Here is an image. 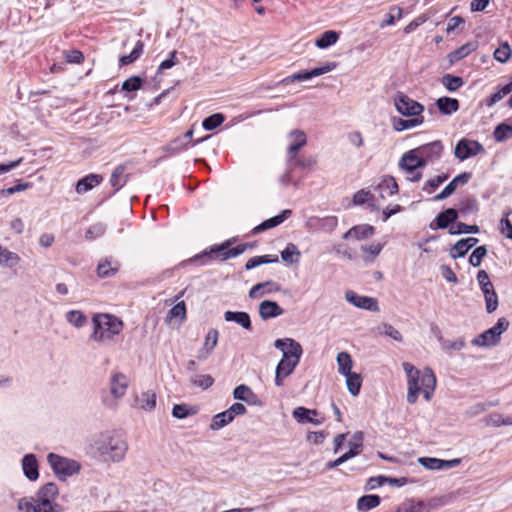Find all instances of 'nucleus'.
Returning a JSON list of instances; mask_svg holds the SVG:
<instances>
[{"instance_id": "1", "label": "nucleus", "mask_w": 512, "mask_h": 512, "mask_svg": "<svg viewBox=\"0 0 512 512\" xmlns=\"http://www.w3.org/2000/svg\"><path fill=\"white\" fill-rule=\"evenodd\" d=\"M402 367L407 375V402L416 403L420 392L423 393L425 400L430 401L436 388V376L433 370L426 367L421 371L409 362H404Z\"/></svg>"}, {"instance_id": "2", "label": "nucleus", "mask_w": 512, "mask_h": 512, "mask_svg": "<svg viewBox=\"0 0 512 512\" xmlns=\"http://www.w3.org/2000/svg\"><path fill=\"white\" fill-rule=\"evenodd\" d=\"M58 494V486L48 482L39 488L34 497L21 498L18 509L25 512H61V506L55 502Z\"/></svg>"}, {"instance_id": "3", "label": "nucleus", "mask_w": 512, "mask_h": 512, "mask_svg": "<svg viewBox=\"0 0 512 512\" xmlns=\"http://www.w3.org/2000/svg\"><path fill=\"white\" fill-rule=\"evenodd\" d=\"M94 448L104 462H119L127 452V443L119 436L103 435L95 441Z\"/></svg>"}, {"instance_id": "4", "label": "nucleus", "mask_w": 512, "mask_h": 512, "mask_svg": "<svg viewBox=\"0 0 512 512\" xmlns=\"http://www.w3.org/2000/svg\"><path fill=\"white\" fill-rule=\"evenodd\" d=\"M93 332L91 339L96 342L111 340L123 330V322L111 314H95L92 318Z\"/></svg>"}, {"instance_id": "5", "label": "nucleus", "mask_w": 512, "mask_h": 512, "mask_svg": "<svg viewBox=\"0 0 512 512\" xmlns=\"http://www.w3.org/2000/svg\"><path fill=\"white\" fill-rule=\"evenodd\" d=\"M231 244V240H226L221 244L212 245L210 248L205 249L204 251L182 262V264L184 265L186 263H195L198 265H207L213 260L225 261L230 258H235V256H230L229 254Z\"/></svg>"}, {"instance_id": "6", "label": "nucleus", "mask_w": 512, "mask_h": 512, "mask_svg": "<svg viewBox=\"0 0 512 512\" xmlns=\"http://www.w3.org/2000/svg\"><path fill=\"white\" fill-rule=\"evenodd\" d=\"M47 461L59 480H66L80 472L81 465L78 461L60 456L55 453H49Z\"/></svg>"}, {"instance_id": "7", "label": "nucleus", "mask_w": 512, "mask_h": 512, "mask_svg": "<svg viewBox=\"0 0 512 512\" xmlns=\"http://www.w3.org/2000/svg\"><path fill=\"white\" fill-rule=\"evenodd\" d=\"M509 321L505 317L497 320L496 324L475 337L471 343L474 346L489 347L499 344L501 335L509 328Z\"/></svg>"}, {"instance_id": "8", "label": "nucleus", "mask_w": 512, "mask_h": 512, "mask_svg": "<svg viewBox=\"0 0 512 512\" xmlns=\"http://www.w3.org/2000/svg\"><path fill=\"white\" fill-rule=\"evenodd\" d=\"M396 110L405 117H420L424 107L419 102L399 92L394 99Z\"/></svg>"}, {"instance_id": "9", "label": "nucleus", "mask_w": 512, "mask_h": 512, "mask_svg": "<svg viewBox=\"0 0 512 512\" xmlns=\"http://www.w3.org/2000/svg\"><path fill=\"white\" fill-rule=\"evenodd\" d=\"M337 64L335 62H326L320 67H316L312 70L300 71L298 73H294L290 76H287L283 79V83L289 84L295 81H306L310 80L313 77H317L328 72L333 71L336 68Z\"/></svg>"}, {"instance_id": "10", "label": "nucleus", "mask_w": 512, "mask_h": 512, "mask_svg": "<svg viewBox=\"0 0 512 512\" xmlns=\"http://www.w3.org/2000/svg\"><path fill=\"white\" fill-rule=\"evenodd\" d=\"M297 346L298 348L296 347L294 350H289L288 352H285L284 355L282 356V359L279 361L276 367V370L280 371L287 377L294 372L303 354L302 346Z\"/></svg>"}, {"instance_id": "11", "label": "nucleus", "mask_w": 512, "mask_h": 512, "mask_svg": "<svg viewBox=\"0 0 512 512\" xmlns=\"http://www.w3.org/2000/svg\"><path fill=\"white\" fill-rule=\"evenodd\" d=\"M484 151V147L476 140L461 139L455 147V156L459 160H465Z\"/></svg>"}, {"instance_id": "12", "label": "nucleus", "mask_w": 512, "mask_h": 512, "mask_svg": "<svg viewBox=\"0 0 512 512\" xmlns=\"http://www.w3.org/2000/svg\"><path fill=\"white\" fill-rule=\"evenodd\" d=\"M346 300L357 308L377 312L379 311L378 302L373 297L361 296L354 291H347L345 293Z\"/></svg>"}, {"instance_id": "13", "label": "nucleus", "mask_w": 512, "mask_h": 512, "mask_svg": "<svg viewBox=\"0 0 512 512\" xmlns=\"http://www.w3.org/2000/svg\"><path fill=\"white\" fill-rule=\"evenodd\" d=\"M292 416L300 424L311 423L320 425L324 422V417L318 418L319 413L317 410L302 406L296 407L292 412Z\"/></svg>"}, {"instance_id": "14", "label": "nucleus", "mask_w": 512, "mask_h": 512, "mask_svg": "<svg viewBox=\"0 0 512 512\" xmlns=\"http://www.w3.org/2000/svg\"><path fill=\"white\" fill-rule=\"evenodd\" d=\"M471 178H472L471 172H463V173L457 175L456 177H454L452 179V181H450L445 186V188L439 194H437L434 197V200L440 201V200L446 199L447 197H449L450 195H452L455 192V190L457 189V187L459 185L467 184Z\"/></svg>"}, {"instance_id": "15", "label": "nucleus", "mask_w": 512, "mask_h": 512, "mask_svg": "<svg viewBox=\"0 0 512 512\" xmlns=\"http://www.w3.org/2000/svg\"><path fill=\"white\" fill-rule=\"evenodd\" d=\"M289 136L294 142L287 149V162L292 163L299 150L307 144V137L304 131L298 129L292 130Z\"/></svg>"}, {"instance_id": "16", "label": "nucleus", "mask_w": 512, "mask_h": 512, "mask_svg": "<svg viewBox=\"0 0 512 512\" xmlns=\"http://www.w3.org/2000/svg\"><path fill=\"white\" fill-rule=\"evenodd\" d=\"M458 219V211L454 208H448L440 212L434 221L430 224L431 229H446L450 226L455 225L454 223Z\"/></svg>"}, {"instance_id": "17", "label": "nucleus", "mask_w": 512, "mask_h": 512, "mask_svg": "<svg viewBox=\"0 0 512 512\" xmlns=\"http://www.w3.org/2000/svg\"><path fill=\"white\" fill-rule=\"evenodd\" d=\"M415 151H418L420 155L433 162L441 157L443 145L441 141L436 140L415 148Z\"/></svg>"}, {"instance_id": "18", "label": "nucleus", "mask_w": 512, "mask_h": 512, "mask_svg": "<svg viewBox=\"0 0 512 512\" xmlns=\"http://www.w3.org/2000/svg\"><path fill=\"white\" fill-rule=\"evenodd\" d=\"M233 397L234 399L243 401L249 405H261L259 397L249 386L245 384H241L234 389Z\"/></svg>"}, {"instance_id": "19", "label": "nucleus", "mask_w": 512, "mask_h": 512, "mask_svg": "<svg viewBox=\"0 0 512 512\" xmlns=\"http://www.w3.org/2000/svg\"><path fill=\"white\" fill-rule=\"evenodd\" d=\"M283 313L284 310L275 301L264 300L259 304V315L264 321L281 316Z\"/></svg>"}, {"instance_id": "20", "label": "nucleus", "mask_w": 512, "mask_h": 512, "mask_svg": "<svg viewBox=\"0 0 512 512\" xmlns=\"http://www.w3.org/2000/svg\"><path fill=\"white\" fill-rule=\"evenodd\" d=\"M292 214V211L289 209L283 210L280 214L271 217L265 221H263L261 224L257 225L253 228L252 234H258L260 232H263L265 230L274 228L278 225H280L282 222H284L290 215Z\"/></svg>"}, {"instance_id": "21", "label": "nucleus", "mask_w": 512, "mask_h": 512, "mask_svg": "<svg viewBox=\"0 0 512 512\" xmlns=\"http://www.w3.org/2000/svg\"><path fill=\"white\" fill-rule=\"evenodd\" d=\"M102 180L103 177L99 174H88L77 181L75 191L77 194H84L98 186Z\"/></svg>"}, {"instance_id": "22", "label": "nucleus", "mask_w": 512, "mask_h": 512, "mask_svg": "<svg viewBox=\"0 0 512 512\" xmlns=\"http://www.w3.org/2000/svg\"><path fill=\"white\" fill-rule=\"evenodd\" d=\"M128 388V379L123 373H115L111 377L110 391L115 398H121L125 395Z\"/></svg>"}, {"instance_id": "23", "label": "nucleus", "mask_w": 512, "mask_h": 512, "mask_svg": "<svg viewBox=\"0 0 512 512\" xmlns=\"http://www.w3.org/2000/svg\"><path fill=\"white\" fill-rule=\"evenodd\" d=\"M22 469L30 481H36L39 478L38 461L34 454H27L23 457Z\"/></svg>"}, {"instance_id": "24", "label": "nucleus", "mask_w": 512, "mask_h": 512, "mask_svg": "<svg viewBox=\"0 0 512 512\" xmlns=\"http://www.w3.org/2000/svg\"><path fill=\"white\" fill-rule=\"evenodd\" d=\"M280 289V285L273 281L257 283L250 289L249 297L252 299L259 298L266 293L278 292Z\"/></svg>"}, {"instance_id": "25", "label": "nucleus", "mask_w": 512, "mask_h": 512, "mask_svg": "<svg viewBox=\"0 0 512 512\" xmlns=\"http://www.w3.org/2000/svg\"><path fill=\"white\" fill-rule=\"evenodd\" d=\"M374 232V227L369 224L356 225L349 229L343 235V238L348 239L350 237H354L356 240H361L371 237Z\"/></svg>"}, {"instance_id": "26", "label": "nucleus", "mask_w": 512, "mask_h": 512, "mask_svg": "<svg viewBox=\"0 0 512 512\" xmlns=\"http://www.w3.org/2000/svg\"><path fill=\"white\" fill-rule=\"evenodd\" d=\"M218 336L219 333L217 329H210L208 331L205 337L203 348L199 352L198 359H206L211 354L217 345Z\"/></svg>"}, {"instance_id": "27", "label": "nucleus", "mask_w": 512, "mask_h": 512, "mask_svg": "<svg viewBox=\"0 0 512 512\" xmlns=\"http://www.w3.org/2000/svg\"><path fill=\"white\" fill-rule=\"evenodd\" d=\"M224 319L227 322H235V323L239 324L242 328H244L246 330H251V328H252L251 319H250V316H249V314L247 312H243V311H238V312L226 311L224 313Z\"/></svg>"}, {"instance_id": "28", "label": "nucleus", "mask_w": 512, "mask_h": 512, "mask_svg": "<svg viewBox=\"0 0 512 512\" xmlns=\"http://www.w3.org/2000/svg\"><path fill=\"white\" fill-rule=\"evenodd\" d=\"M485 299V307L487 313H493L498 307V295L495 291L494 285H487L483 288H480Z\"/></svg>"}, {"instance_id": "29", "label": "nucleus", "mask_w": 512, "mask_h": 512, "mask_svg": "<svg viewBox=\"0 0 512 512\" xmlns=\"http://www.w3.org/2000/svg\"><path fill=\"white\" fill-rule=\"evenodd\" d=\"M380 502H381L380 496L375 495V494L361 496L357 500V505H356L357 510L360 512H367V511L379 506Z\"/></svg>"}, {"instance_id": "30", "label": "nucleus", "mask_w": 512, "mask_h": 512, "mask_svg": "<svg viewBox=\"0 0 512 512\" xmlns=\"http://www.w3.org/2000/svg\"><path fill=\"white\" fill-rule=\"evenodd\" d=\"M143 52L144 42L142 40H138L130 54L123 55L119 58V67L134 63L142 56Z\"/></svg>"}, {"instance_id": "31", "label": "nucleus", "mask_w": 512, "mask_h": 512, "mask_svg": "<svg viewBox=\"0 0 512 512\" xmlns=\"http://www.w3.org/2000/svg\"><path fill=\"white\" fill-rule=\"evenodd\" d=\"M424 119L423 116L420 117H414L412 119H402L399 117L392 118V125L393 128L400 132L403 130H407L416 126H419L423 123Z\"/></svg>"}, {"instance_id": "32", "label": "nucleus", "mask_w": 512, "mask_h": 512, "mask_svg": "<svg viewBox=\"0 0 512 512\" xmlns=\"http://www.w3.org/2000/svg\"><path fill=\"white\" fill-rule=\"evenodd\" d=\"M437 108L444 115H450L459 109V101L455 98L441 97L436 101Z\"/></svg>"}, {"instance_id": "33", "label": "nucleus", "mask_w": 512, "mask_h": 512, "mask_svg": "<svg viewBox=\"0 0 512 512\" xmlns=\"http://www.w3.org/2000/svg\"><path fill=\"white\" fill-rule=\"evenodd\" d=\"M339 39V33L334 30H327L322 33L316 40L315 45L319 49H326L334 45Z\"/></svg>"}, {"instance_id": "34", "label": "nucleus", "mask_w": 512, "mask_h": 512, "mask_svg": "<svg viewBox=\"0 0 512 512\" xmlns=\"http://www.w3.org/2000/svg\"><path fill=\"white\" fill-rule=\"evenodd\" d=\"M486 426L500 427L512 425V416L504 417L502 414L494 412L483 418Z\"/></svg>"}, {"instance_id": "35", "label": "nucleus", "mask_w": 512, "mask_h": 512, "mask_svg": "<svg viewBox=\"0 0 512 512\" xmlns=\"http://www.w3.org/2000/svg\"><path fill=\"white\" fill-rule=\"evenodd\" d=\"M364 434L362 431H357L353 434L352 439L349 441V450L344 453L349 455V459L361 453L363 447Z\"/></svg>"}, {"instance_id": "36", "label": "nucleus", "mask_w": 512, "mask_h": 512, "mask_svg": "<svg viewBox=\"0 0 512 512\" xmlns=\"http://www.w3.org/2000/svg\"><path fill=\"white\" fill-rule=\"evenodd\" d=\"M300 257L301 253L293 243H288L285 249L281 251V259L287 264L298 263Z\"/></svg>"}, {"instance_id": "37", "label": "nucleus", "mask_w": 512, "mask_h": 512, "mask_svg": "<svg viewBox=\"0 0 512 512\" xmlns=\"http://www.w3.org/2000/svg\"><path fill=\"white\" fill-rule=\"evenodd\" d=\"M376 189H379L381 191V197L384 198V191H387L388 195H394L398 193L399 187L394 177L392 176H385L381 180V182L376 186Z\"/></svg>"}, {"instance_id": "38", "label": "nucleus", "mask_w": 512, "mask_h": 512, "mask_svg": "<svg viewBox=\"0 0 512 512\" xmlns=\"http://www.w3.org/2000/svg\"><path fill=\"white\" fill-rule=\"evenodd\" d=\"M346 378V385L349 393L352 396H357L360 393L362 386V377L360 374L352 372L344 375Z\"/></svg>"}, {"instance_id": "39", "label": "nucleus", "mask_w": 512, "mask_h": 512, "mask_svg": "<svg viewBox=\"0 0 512 512\" xmlns=\"http://www.w3.org/2000/svg\"><path fill=\"white\" fill-rule=\"evenodd\" d=\"M20 262V257L17 253L4 248L0 244V266L14 267Z\"/></svg>"}, {"instance_id": "40", "label": "nucleus", "mask_w": 512, "mask_h": 512, "mask_svg": "<svg viewBox=\"0 0 512 512\" xmlns=\"http://www.w3.org/2000/svg\"><path fill=\"white\" fill-rule=\"evenodd\" d=\"M233 420H234L233 416L227 409L221 413L216 414L212 418V422L210 424V429L211 430H219V429L225 427L226 425H228L229 423H231Z\"/></svg>"}, {"instance_id": "41", "label": "nucleus", "mask_w": 512, "mask_h": 512, "mask_svg": "<svg viewBox=\"0 0 512 512\" xmlns=\"http://www.w3.org/2000/svg\"><path fill=\"white\" fill-rule=\"evenodd\" d=\"M156 394L153 391H146L141 393L140 397L137 398V402L141 409L145 411H152L156 407Z\"/></svg>"}, {"instance_id": "42", "label": "nucleus", "mask_w": 512, "mask_h": 512, "mask_svg": "<svg viewBox=\"0 0 512 512\" xmlns=\"http://www.w3.org/2000/svg\"><path fill=\"white\" fill-rule=\"evenodd\" d=\"M337 364H338V372L341 375H346L349 373H352L351 369L353 366V361L349 353L347 352H340L337 355Z\"/></svg>"}, {"instance_id": "43", "label": "nucleus", "mask_w": 512, "mask_h": 512, "mask_svg": "<svg viewBox=\"0 0 512 512\" xmlns=\"http://www.w3.org/2000/svg\"><path fill=\"white\" fill-rule=\"evenodd\" d=\"M198 413V408L187 404H175L172 409V416L177 419H184Z\"/></svg>"}, {"instance_id": "44", "label": "nucleus", "mask_w": 512, "mask_h": 512, "mask_svg": "<svg viewBox=\"0 0 512 512\" xmlns=\"http://www.w3.org/2000/svg\"><path fill=\"white\" fill-rule=\"evenodd\" d=\"M119 265L117 262L112 265L108 259L100 262L97 266V274L100 278H108L113 276L118 271Z\"/></svg>"}, {"instance_id": "45", "label": "nucleus", "mask_w": 512, "mask_h": 512, "mask_svg": "<svg viewBox=\"0 0 512 512\" xmlns=\"http://www.w3.org/2000/svg\"><path fill=\"white\" fill-rule=\"evenodd\" d=\"M441 83L448 91L454 92L463 86L464 80L460 76L445 74L441 79Z\"/></svg>"}, {"instance_id": "46", "label": "nucleus", "mask_w": 512, "mask_h": 512, "mask_svg": "<svg viewBox=\"0 0 512 512\" xmlns=\"http://www.w3.org/2000/svg\"><path fill=\"white\" fill-rule=\"evenodd\" d=\"M125 167L118 165L112 172L110 177V184L114 188L115 192L119 191L126 183V179L122 180Z\"/></svg>"}, {"instance_id": "47", "label": "nucleus", "mask_w": 512, "mask_h": 512, "mask_svg": "<svg viewBox=\"0 0 512 512\" xmlns=\"http://www.w3.org/2000/svg\"><path fill=\"white\" fill-rule=\"evenodd\" d=\"M438 342L440 343L441 348L445 351H451V350L460 351L466 345L464 338H458L456 340L451 341V340L444 339L442 335H439Z\"/></svg>"}, {"instance_id": "48", "label": "nucleus", "mask_w": 512, "mask_h": 512, "mask_svg": "<svg viewBox=\"0 0 512 512\" xmlns=\"http://www.w3.org/2000/svg\"><path fill=\"white\" fill-rule=\"evenodd\" d=\"M493 137L497 142H503L512 138V125L500 123L495 127Z\"/></svg>"}, {"instance_id": "49", "label": "nucleus", "mask_w": 512, "mask_h": 512, "mask_svg": "<svg viewBox=\"0 0 512 512\" xmlns=\"http://www.w3.org/2000/svg\"><path fill=\"white\" fill-rule=\"evenodd\" d=\"M478 211L477 200L472 196H465L460 200L459 212L466 215Z\"/></svg>"}, {"instance_id": "50", "label": "nucleus", "mask_w": 512, "mask_h": 512, "mask_svg": "<svg viewBox=\"0 0 512 512\" xmlns=\"http://www.w3.org/2000/svg\"><path fill=\"white\" fill-rule=\"evenodd\" d=\"M419 463L429 470H442L446 469V460L433 458V457H421Z\"/></svg>"}, {"instance_id": "51", "label": "nucleus", "mask_w": 512, "mask_h": 512, "mask_svg": "<svg viewBox=\"0 0 512 512\" xmlns=\"http://www.w3.org/2000/svg\"><path fill=\"white\" fill-rule=\"evenodd\" d=\"M66 320L76 328H81L87 323V317L79 310H71L66 313Z\"/></svg>"}, {"instance_id": "52", "label": "nucleus", "mask_w": 512, "mask_h": 512, "mask_svg": "<svg viewBox=\"0 0 512 512\" xmlns=\"http://www.w3.org/2000/svg\"><path fill=\"white\" fill-rule=\"evenodd\" d=\"M225 121L222 113H215L206 117L202 122V127L207 131H212L219 127Z\"/></svg>"}, {"instance_id": "53", "label": "nucleus", "mask_w": 512, "mask_h": 512, "mask_svg": "<svg viewBox=\"0 0 512 512\" xmlns=\"http://www.w3.org/2000/svg\"><path fill=\"white\" fill-rule=\"evenodd\" d=\"M474 47L473 44L467 43L465 45H462L461 47L457 48L456 50L452 51L448 57L451 63H455L460 61L461 59L468 56L472 51Z\"/></svg>"}, {"instance_id": "54", "label": "nucleus", "mask_w": 512, "mask_h": 512, "mask_svg": "<svg viewBox=\"0 0 512 512\" xmlns=\"http://www.w3.org/2000/svg\"><path fill=\"white\" fill-rule=\"evenodd\" d=\"M480 231L477 225H468L463 222H458L455 225L450 226L449 233L451 235H458L463 233H478Z\"/></svg>"}, {"instance_id": "55", "label": "nucleus", "mask_w": 512, "mask_h": 512, "mask_svg": "<svg viewBox=\"0 0 512 512\" xmlns=\"http://www.w3.org/2000/svg\"><path fill=\"white\" fill-rule=\"evenodd\" d=\"M317 160L313 156H296V158L292 161V163H288L290 165V169L293 168H301V169H308L313 167L316 164Z\"/></svg>"}, {"instance_id": "56", "label": "nucleus", "mask_w": 512, "mask_h": 512, "mask_svg": "<svg viewBox=\"0 0 512 512\" xmlns=\"http://www.w3.org/2000/svg\"><path fill=\"white\" fill-rule=\"evenodd\" d=\"M400 506L403 512H429V506L423 501L410 500Z\"/></svg>"}, {"instance_id": "57", "label": "nucleus", "mask_w": 512, "mask_h": 512, "mask_svg": "<svg viewBox=\"0 0 512 512\" xmlns=\"http://www.w3.org/2000/svg\"><path fill=\"white\" fill-rule=\"evenodd\" d=\"M417 154H418V151H415V149H412L408 152H406L400 162H399V166L400 168L406 170L407 172H410V173H413L415 172V170H410V164H416V161L418 160V157H417Z\"/></svg>"}, {"instance_id": "58", "label": "nucleus", "mask_w": 512, "mask_h": 512, "mask_svg": "<svg viewBox=\"0 0 512 512\" xmlns=\"http://www.w3.org/2000/svg\"><path fill=\"white\" fill-rule=\"evenodd\" d=\"M296 345H300V343L292 338L277 339L274 342V347L281 350L283 354L289 350H294L297 347Z\"/></svg>"}, {"instance_id": "59", "label": "nucleus", "mask_w": 512, "mask_h": 512, "mask_svg": "<svg viewBox=\"0 0 512 512\" xmlns=\"http://www.w3.org/2000/svg\"><path fill=\"white\" fill-rule=\"evenodd\" d=\"M191 383L194 386L200 387L202 389H208L213 385L214 379L211 375L208 374L196 375L191 378Z\"/></svg>"}, {"instance_id": "60", "label": "nucleus", "mask_w": 512, "mask_h": 512, "mask_svg": "<svg viewBox=\"0 0 512 512\" xmlns=\"http://www.w3.org/2000/svg\"><path fill=\"white\" fill-rule=\"evenodd\" d=\"M486 254H487L486 246L482 245V246L475 248V250L471 253V255L469 257L470 265H472L473 267L480 266L483 258L486 256Z\"/></svg>"}, {"instance_id": "61", "label": "nucleus", "mask_w": 512, "mask_h": 512, "mask_svg": "<svg viewBox=\"0 0 512 512\" xmlns=\"http://www.w3.org/2000/svg\"><path fill=\"white\" fill-rule=\"evenodd\" d=\"M142 79L139 76H131L122 83V90L127 92L137 91L142 87Z\"/></svg>"}, {"instance_id": "62", "label": "nucleus", "mask_w": 512, "mask_h": 512, "mask_svg": "<svg viewBox=\"0 0 512 512\" xmlns=\"http://www.w3.org/2000/svg\"><path fill=\"white\" fill-rule=\"evenodd\" d=\"M511 56V48L508 43H504L500 45L495 51H494V58L499 61L500 63H505L509 60Z\"/></svg>"}, {"instance_id": "63", "label": "nucleus", "mask_w": 512, "mask_h": 512, "mask_svg": "<svg viewBox=\"0 0 512 512\" xmlns=\"http://www.w3.org/2000/svg\"><path fill=\"white\" fill-rule=\"evenodd\" d=\"M105 231H106V227L104 224H102V223L94 224L87 229V231L85 233V238L88 240H94L96 238L103 236Z\"/></svg>"}, {"instance_id": "64", "label": "nucleus", "mask_w": 512, "mask_h": 512, "mask_svg": "<svg viewBox=\"0 0 512 512\" xmlns=\"http://www.w3.org/2000/svg\"><path fill=\"white\" fill-rule=\"evenodd\" d=\"M468 251L469 249L466 247L465 242L460 239L450 249V256L453 259L462 258L467 254Z\"/></svg>"}]
</instances>
